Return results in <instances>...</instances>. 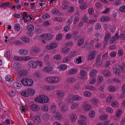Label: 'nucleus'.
<instances>
[{"instance_id":"59","label":"nucleus","mask_w":125,"mask_h":125,"mask_svg":"<svg viewBox=\"0 0 125 125\" xmlns=\"http://www.w3.org/2000/svg\"><path fill=\"white\" fill-rule=\"evenodd\" d=\"M109 91L111 92H113L115 90V88L112 86H110L108 88Z\"/></svg>"},{"instance_id":"14","label":"nucleus","mask_w":125,"mask_h":125,"mask_svg":"<svg viewBox=\"0 0 125 125\" xmlns=\"http://www.w3.org/2000/svg\"><path fill=\"white\" fill-rule=\"evenodd\" d=\"M56 94L58 97L60 99H62L64 95V93L62 91L58 90L57 91Z\"/></svg>"},{"instance_id":"10","label":"nucleus","mask_w":125,"mask_h":125,"mask_svg":"<svg viewBox=\"0 0 125 125\" xmlns=\"http://www.w3.org/2000/svg\"><path fill=\"white\" fill-rule=\"evenodd\" d=\"M80 117L83 118V119L79 120L78 121V123L80 125H85L86 124V122L85 120L86 119V117L85 116L81 115L80 116Z\"/></svg>"},{"instance_id":"38","label":"nucleus","mask_w":125,"mask_h":125,"mask_svg":"<svg viewBox=\"0 0 125 125\" xmlns=\"http://www.w3.org/2000/svg\"><path fill=\"white\" fill-rule=\"evenodd\" d=\"M21 94L22 96L25 97H28L29 95L27 90L22 91L21 92Z\"/></svg>"},{"instance_id":"26","label":"nucleus","mask_w":125,"mask_h":125,"mask_svg":"<svg viewBox=\"0 0 125 125\" xmlns=\"http://www.w3.org/2000/svg\"><path fill=\"white\" fill-rule=\"evenodd\" d=\"M84 46V47H86L87 49H89L92 48L93 45L91 43H88L87 42H86Z\"/></svg>"},{"instance_id":"12","label":"nucleus","mask_w":125,"mask_h":125,"mask_svg":"<svg viewBox=\"0 0 125 125\" xmlns=\"http://www.w3.org/2000/svg\"><path fill=\"white\" fill-rule=\"evenodd\" d=\"M79 3L80 4V7L82 9H84L86 8L87 5L84 3V0H79Z\"/></svg>"},{"instance_id":"6","label":"nucleus","mask_w":125,"mask_h":125,"mask_svg":"<svg viewBox=\"0 0 125 125\" xmlns=\"http://www.w3.org/2000/svg\"><path fill=\"white\" fill-rule=\"evenodd\" d=\"M58 44L55 42H52L49 44L47 45L46 48L49 50L53 49L58 46Z\"/></svg>"},{"instance_id":"29","label":"nucleus","mask_w":125,"mask_h":125,"mask_svg":"<svg viewBox=\"0 0 125 125\" xmlns=\"http://www.w3.org/2000/svg\"><path fill=\"white\" fill-rule=\"evenodd\" d=\"M34 118L35 122L38 124L40 123L41 121V120L40 117L38 115L35 116L34 117Z\"/></svg>"},{"instance_id":"50","label":"nucleus","mask_w":125,"mask_h":125,"mask_svg":"<svg viewBox=\"0 0 125 125\" xmlns=\"http://www.w3.org/2000/svg\"><path fill=\"white\" fill-rule=\"evenodd\" d=\"M109 19L106 17H102L100 19V20L102 22H105L108 21Z\"/></svg>"},{"instance_id":"5","label":"nucleus","mask_w":125,"mask_h":125,"mask_svg":"<svg viewBox=\"0 0 125 125\" xmlns=\"http://www.w3.org/2000/svg\"><path fill=\"white\" fill-rule=\"evenodd\" d=\"M119 38V34L118 33H117L110 39L109 43L110 44H112L116 41V39H118Z\"/></svg>"},{"instance_id":"48","label":"nucleus","mask_w":125,"mask_h":125,"mask_svg":"<svg viewBox=\"0 0 125 125\" xmlns=\"http://www.w3.org/2000/svg\"><path fill=\"white\" fill-rule=\"evenodd\" d=\"M52 68L49 67H46L44 68V70L46 71L47 73H49L52 70Z\"/></svg>"},{"instance_id":"28","label":"nucleus","mask_w":125,"mask_h":125,"mask_svg":"<svg viewBox=\"0 0 125 125\" xmlns=\"http://www.w3.org/2000/svg\"><path fill=\"white\" fill-rule=\"evenodd\" d=\"M113 72H115L116 74L117 75H120L121 73L120 69L119 68H117L116 69H114L113 70Z\"/></svg>"},{"instance_id":"40","label":"nucleus","mask_w":125,"mask_h":125,"mask_svg":"<svg viewBox=\"0 0 125 125\" xmlns=\"http://www.w3.org/2000/svg\"><path fill=\"white\" fill-rule=\"evenodd\" d=\"M67 66L65 64H60L58 68L60 70H65L67 68Z\"/></svg>"},{"instance_id":"43","label":"nucleus","mask_w":125,"mask_h":125,"mask_svg":"<svg viewBox=\"0 0 125 125\" xmlns=\"http://www.w3.org/2000/svg\"><path fill=\"white\" fill-rule=\"evenodd\" d=\"M27 90L29 95H33L35 94V91L33 89H30Z\"/></svg>"},{"instance_id":"44","label":"nucleus","mask_w":125,"mask_h":125,"mask_svg":"<svg viewBox=\"0 0 125 125\" xmlns=\"http://www.w3.org/2000/svg\"><path fill=\"white\" fill-rule=\"evenodd\" d=\"M103 77L102 76H99L97 79V82L98 84L100 83L103 81Z\"/></svg>"},{"instance_id":"20","label":"nucleus","mask_w":125,"mask_h":125,"mask_svg":"<svg viewBox=\"0 0 125 125\" xmlns=\"http://www.w3.org/2000/svg\"><path fill=\"white\" fill-rule=\"evenodd\" d=\"M102 73L105 76H109L111 75L110 72L108 70H105L103 71Z\"/></svg>"},{"instance_id":"47","label":"nucleus","mask_w":125,"mask_h":125,"mask_svg":"<svg viewBox=\"0 0 125 125\" xmlns=\"http://www.w3.org/2000/svg\"><path fill=\"white\" fill-rule=\"evenodd\" d=\"M85 87L86 89L91 90L94 91L96 90L95 88L93 86L90 85L87 86H85Z\"/></svg>"},{"instance_id":"7","label":"nucleus","mask_w":125,"mask_h":125,"mask_svg":"<svg viewBox=\"0 0 125 125\" xmlns=\"http://www.w3.org/2000/svg\"><path fill=\"white\" fill-rule=\"evenodd\" d=\"M101 57L100 54H98L96 57V64L97 66H100L102 64V61L100 60Z\"/></svg>"},{"instance_id":"32","label":"nucleus","mask_w":125,"mask_h":125,"mask_svg":"<svg viewBox=\"0 0 125 125\" xmlns=\"http://www.w3.org/2000/svg\"><path fill=\"white\" fill-rule=\"evenodd\" d=\"M24 58L25 57H23L19 56H14V59L17 61H21L22 60H24Z\"/></svg>"},{"instance_id":"2","label":"nucleus","mask_w":125,"mask_h":125,"mask_svg":"<svg viewBox=\"0 0 125 125\" xmlns=\"http://www.w3.org/2000/svg\"><path fill=\"white\" fill-rule=\"evenodd\" d=\"M21 82L23 85L25 86H31L32 85L33 83V80L29 78L22 79Z\"/></svg>"},{"instance_id":"55","label":"nucleus","mask_w":125,"mask_h":125,"mask_svg":"<svg viewBox=\"0 0 125 125\" xmlns=\"http://www.w3.org/2000/svg\"><path fill=\"white\" fill-rule=\"evenodd\" d=\"M42 109L44 111H48V108L47 105H44L42 106Z\"/></svg>"},{"instance_id":"27","label":"nucleus","mask_w":125,"mask_h":125,"mask_svg":"<svg viewBox=\"0 0 125 125\" xmlns=\"http://www.w3.org/2000/svg\"><path fill=\"white\" fill-rule=\"evenodd\" d=\"M118 67L121 69V70L123 73H125V64L123 63L121 65H119Z\"/></svg>"},{"instance_id":"35","label":"nucleus","mask_w":125,"mask_h":125,"mask_svg":"<svg viewBox=\"0 0 125 125\" xmlns=\"http://www.w3.org/2000/svg\"><path fill=\"white\" fill-rule=\"evenodd\" d=\"M5 79L6 81L9 82H12L13 80L11 76L9 75H7L5 77Z\"/></svg>"},{"instance_id":"30","label":"nucleus","mask_w":125,"mask_h":125,"mask_svg":"<svg viewBox=\"0 0 125 125\" xmlns=\"http://www.w3.org/2000/svg\"><path fill=\"white\" fill-rule=\"evenodd\" d=\"M27 29L29 31L32 32L34 30V28L33 25L29 24L28 25Z\"/></svg>"},{"instance_id":"19","label":"nucleus","mask_w":125,"mask_h":125,"mask_svg":"<svg viewBox=\"0 0 125 125\" xmlns=\"http://www.w3.org/2000/svg\"><path fill=\"white\" fill-rule=\"evenodd\" d=\"M21 39L23 42L26 43H29L30 41V39L26 36L22 37Z\"/></svg>"},{"instance_id":"53","label":"nucleus","mask_w":125,"mask_h":125,"mask_svg":"<svg viewBox=\"0 0 125 125\" xmlns=\"http://www.w3.org/2000/svg\"><path fill=\"white\" fill-rule=\"evenodd\" d=\"M66 102L67 103H72L73 102V98H68L67 99L65 100Z\"/></svg>"},{"instance_id":"22","label":"nucleus","mask_w":125,"mask_h":125,"mask_svg":"<svg viewBox=\"0 0 125 125\" xmlns=\"http://www.w3.org/2000/svg\"><path fill=\"white\" fill-rule=\"evenodd\" d=\"M77 118V116L74 114H71L70 116V120L73 122H74L76 121Z\"/></svg>"},{"instance_id":"36","label":"nucleus","mask_w":125,"mask_h":125,"mask_svg":"<svg viewBox=\"0 0 125 125\" xmlns=\"http://www.w3.org/2000/svg\"><path fill=\"white\" fill-rule=\"evenodd\" d=\"M10 3L9 2H6L5 3H1L0 4V6L3 8L7 7L10 5Z\"/></svg>"},{"instance_id":"13","label":"nucleus","mask_w":125,"mask_h":125,"mask_svg":"<svg viewBox=\"0 0 125 125\" xmlns=\"http://www.w3.org/2000/svg\"><path fill=\"white\" fill-rule=\"evenodd\" d=\"M31 110L35 112L38 111L40 109V107L36 104H33L30 106Z\"/></svg>"},{"instance_id":"37","label":"nucleus","mask_w":125,"mask_h":125,"mask_svg":"<svg viewBox=\"0 0 125 125\" xmlns=\"http://www.w3.org/2000/svg\"><path fill=\"white\" fill-rule=\"evenodd\" d=\"M84 42V40L83 38L79 39L77 42V45L79 46H82Z\"/></svg>"},{"instance_id":"61","label":"nucleus","mask_w":125,"mask_h":125,"mask_svg":"<svg viewBox=\"0 0 125 125\" xmlns=\"http://www.w3.org/2000/svg\"><path fill=\"white\" fill-rule=\"evenodd\" d=\"M54 58L56 60H59L61 59V57L60 55H56L54 56Z\"/></svg>"},{"instance_id":"31","label":"nucleus","mask_w":125,"mask_h":125,"mask_svg":"<svg viewBox=\"0 0 125 125\" xmlns=\"http://www.w3.org/2000/svg\"><path fill=\"white\" fill-rule=\"evenodd\" d=\"M19 53L23 55H26L27 54L28 52L25 49H21L19 50Z\"/></svg>"},{"instance_id":"62","label":"nucleus","mask_w":125,"mask_h":125,"mask_svg":"<svg viewBox=\"0 0 125 125\" xmlns=\"http://www.w3.org/2000/svg\"><path fill=\"white\" fill-rule=\"evenodd\" d=\"M50 17L49 15L47 13L44 14L42 16V17L44 19L50 18Z\"/></svg>"},{"instance_id":"23","label":"nucleus","mask_w":125,"mask_h":125,"mask_svg":"<svg viewBox=\"0 0 125 125\" xmlns=\"http://www.w3.org/2000/svg\"><path fill=\"white\" fill-rule=\"evenodd\" d=\"M111 37V34L109 33H107L105 35L104 41V42H107L108 41L110 38Z\"/></svg>"},{"instance_id":"9","label":"nucleus","mask_w":125,"mask_h":125,"mask_svg":"<svg viewBox=\"0 0 125 125\" xmlns=\"http://www.w3.org/2000/svg\"><path fill=\"white\" fill-rule=\"evenodd\" d=\"M41 51V50L40 48L33 47H31L30 50V52L31 54L33 55Z\"/></svg>"},{"instance_id":"16","label":"nucleus","mask_w":125,"mask_h":125,"mask_svg":"<svg viewBox=\"0 0 125 125\" xmlns=\"http://www.w3.org/2000/svg\"><path fill=\"white\" fill-rule=\"evenodd\" d=\"M29 65L32 68H34L37 66V63L33 60L30 61L29 62Z\"/></svg>"},{"instance_id":"25","label":"nucleus","mask_w":125,"mask_h":125,"mask_svg":"<svg viewBox=\"0 0 125 125\" xmlns=\"http://www.w3.org/2000/svg\"><path fill=\"white\" fill-rule=\"evenodd\" d=\"M50 118V115L47 114L43 115L42 117V119L44 121H46L48 120Z\"/></svg>"},{"instance_id":"42","label":"nucleus","mask_w":125,"mask_h":125,"mask_svg":"<svg viewBox=\"0 0 125 125\" xmlns=\"http://www.w3.org/2000/svg\"><path fill=\"white\" fill-rule=\"evenodd\" d=\"M76 80V79L73 78H67L66 79V81L69 83H72Z\"/></svg>"},{"instance_id":"33","label":"nucleus","mask_w":125,"mask_h":125,"mask_svg":"<svg viewBox=\"0 0 125 125\" xmlns=\"http://www.w3.org/2000/svg\"><path fill=\"white\" fill-rule=\"evenodd\" d=\"M56 106L55 105H53L51 106L50 110V111L54 114L56 111Z\"/></svg>"},{"instance_id":"51","label":"nucleus","mask_w":125,"mask_h":125,"mask_svg":"<svg viewBox=\"0 0 125 125\" xmlns=\"http://www.w3.org/2000/svg\"><path fill=\"white\" fill-rule=\"evenodd\" d=\"M96 80V79L95 78H93L91 79L89 82V83L91 84H93L94 83Z\"/></svg>"},{"instance_id":"15","label":"nucleus","mask_w":125,"mask_h":125,"mask_svg":"<svg viewBox=\"0 0 125 125\" xmlns=\"http://www.w3.org/2000/svg\"><path fill=\"white\" fill-rule=\"evenodd\" d=\"M69 7L67 1L64 0L63 1L62 6V8L64 10L68 9Z\"/></svg>"},{"instance_id":"1","label":"nucleus","mask_w":125,"mask_h":125,"mask_svg":"<svg viewBox=\"0 0 125 125\" xmlns=\"http://www.w3.org/2000/svg\"><path fill=\"white\" fill-rule=\"evenodd\" d=\"M49 100L48 97L45 95H41L35 99L36 102L41 103H47L49 101Z\"/></svg>"},{"instance_id":"58","label":"nucleus","mask_w":125,"mask_h":125,"mask_svg":"<svg viewBox=\"0 0 125 125\" xmlns=\"http://www.w3.org/2000/svg\"><path fill=\"white\" fill-rule=\"evenodd\" d=\"M89 116L91 117H93L95 115V112L94 111H91L89 112Z\"/></svg>"},{"instance_id":"54","label":"nucleus","mask_w":125,"mask_h":125,"mask_svg":"<svg viewBox=\"0 0 125 125\" xmlns=\"http://www.w3.org/2000/svg\"><path fill=\"white\" fill-rule=\"evenodd\" d=\"M22 16L23 17L22 18L24 19H25V18L26 17V19H27L28 16V15H29V14H27L26 13V12H22Z\"/></svg>"},{"instance_id":"64","label":"nucleus","mask_w":125,"mask_h":125,"mask_svg":"<svg viewBox=\"0 0 125 125\" xmlns=\"http://www.w3.org/2000/svg\"><path fill=\"white\" fill-rule=\"evenodd\" d=\"M120 10L122 12H125V6H122L119 8Z\"/></svg>"},{"instance_id":"41","label":"nucleus","mask_w":125,"mask_h":125,"mask_svg":"<svg viewBox=\"0 0 125 125\" xmlns=\"http://www.w3.org/2000/svg\"><path fill=\"white\" fill-rule=\"evenodd\" d=\"M18 74L21 75H24L27 74V73L26 71L22 70L19 71Z\"/></svg>"},{"instance_id":"8","label":"nucleus","mask_w":125,"mask_h":125,"mask_svg":"<svg viewBox=\"0 0 125 125\" xmlns=\"http://www.w3.org/2000/svg\"><path fill=\"white\" fill-rule=\"evenodd\" d=\"M96 53V52L95 51L90 52H89V54L88 56V60H91L94 59L95 57Z\"/></svg>"},{"instance_id":"39","label":"nucleus","mask_w":125,"mask_h":125,"mask_svg":"<svg viewBox=\"0 0 125 125\" xmlns=\"http://www.w3.org/2000/svg\"><path fill=\"white\" fill-rule=\"evenodd\" d=\"M73 101L74 100H81L82 99V97L78 95H74L72 97Z\"/></svg>"},{"instance_id":"18","label":"nucleus","mask_w":125,"mask_h":125,"mask_svg":"<svg viewBox=\"0 0 125 125\" xmlns=\"http://www.w3.org/2000/svg\"><path fill=\"white\" fill-rule=\"evenodd\" d=\"M78 32L77 31H75L72 34V36L74 38L75 40H77L79 39L80 37V35H78Z\"/></svg>"},{"instance_id":"3","label":"nucleus","mask_w":125,"mask_h":125,"mask_svg":"<svg viewBox=\"0 0 125 125\" xmlns=\"http://www.w3.org/2000/svg\"><path fill=\"white\" fill-rule=\"evenodd\" d=\"M59 79L57 76L50 77L46 78V80L49 83H56L59 81Z\"/></svg>"},{"instance_id":"52","label":"nucleus","mask_w":125,"mask_h":125,"mask_svg":"<svg viewBox=\"0 0 125 125\" xmlns=\"http://www.w3.org/2000/svg\"><path fill=\"white\" fill-rule=\"evenodd\" d=\"M62 52L63 53H67L70 50L68 48L66 47L63 48L62 49Z\"/></svg>"},{"instance_id":"49","label":"nucleus","mask_w":125,"mask_h":125,"mask_svg":"<svg viewBox=\"0 0 125 125\" xmlns=\"http://www.w3.org/2000/svg\"><path fill=\"white\" fill-rule=\"evenodd\" d=\"M77 52L75 51L71 52L69 54V56L70 57H75L77 55Z\"/></svg>"},{"instance_id":"56","label":"nucleus","mask_w":125,"mask_h":125,"mask_svg":"<svg viewBox=\"0 0 125 125\" xmlns=\"http://www.w3.org/2000/svg\"><path fill=\"white\" fill-rule=\"evenodd\" d=\"M122 113V111L121 110H118L117 111L116 115L118 117H120Z\"/></svg>"},{"instance_id":"4","label":"nucleus","mask_w":125,"mask_h":125,"mask_svg":"<svg viewBox=\"0 0 125 125\" xmlns=\"http://www.w3.org/2000/svg\"><path fill=\"white\" fill-rule=\"evenodd\" d=\"M53 37L52 35L50 34H43L42 36V42L45 43L46 41L52 39Z\"/></svg>"},{"instance_id":"63","label":"nucleus","mask_w":125,"mask_h":125,"mask_svg":"<svg viewBox=\"0 0 125 125\" xmlns=\"http://www.w3.org/2000/svg\"><path fill=\"white\" fill-rule=\"evenodd\" d=\"M91 93L89 92L86 91L85 92L84 94V96L86 97L90 96L91 95Z\"/></svg>"},{"instance_id":"34","label":"nucleus","mask_w":125,"mask_h":125,"mask_svg":"<svg viewBox=\"0 0 125 125\" xmlns=\"http://www.w3.org/2000/svg\"><path fill=\"white\" fill-rule=\"evenodd\" d=\"M77 70L76 69H72L69 72V73L70 74H75L77 72Z\"/></svg>"},{"instance_id":"60","label":"nucleus","mask_w":125,"mask_h":125,"mask_svg":"<svg viewBox=\"0 0 125 125\" xmlns=\"http://www.w3.org/2000/svg\"><path fill=\"white\" fill-rule=\"evenodd\" d=\"M108 116V115H103L100 116V119L102 120H105L106 119Z\"/></svg>"},{"instance_id":"45","label":"nucleus","mask_w":125,"mask_h":125,"mask_svg":"<svg viewBox=\"0 0 125 125\" xmlns=\"http://www.w3.org/2000/svg\"><path fill=\"white\" fill-rule=\"evenodd\" d=\"M68 109V107L64 105L61 108V111L62 112L64 113L67 111Z\"/></svg>"},{"instance_id":"57","label":"nucleus","mask_w":125,"mask_h":125,"mask_svg":"<svg viewBox=\"0 0 125 125\" xmlns=\"http://www.w3.org/2000/svg\"><path fill=\"white\" fill-rule=\"evenodd\" d=\"M20 26L19 24H15L14 25L15 29L16 31H19L20 30Z\"/></svg>"},{"instance_id":"46","label":"nucleus","mask_w":125,"mask_h":125,"mask_svg":"<svg viewBox=\"0 0 125 125\" xmlns=\"http://www.w3.org/2000/svg\"><path fill=\"white\" fill-rule=\"evenodd\" d=\"M87 74V72L86 71L82 70L80 72V74L81 76L83 77L86 76Z\"/></svg>"},{"instance_id":"24","label":"nucleus","mask_w":125,"mask_h":125,"mask_svg":"<svg viewBox=\"0 0 125 125\" xmlns=\"http://www.w3.org/2000/svg\"><path fill=\"white\" fill-rule=\"evenodd\" d=\"M13 85L15 88L19 89L21 87V83L18 82L14 83Z\"/></svg>"},{"instance_id":"21","label":"nucleus","mask_w":125,"mask_h":125,"mask_svg":"<svg viewBox=\"0 0 125 125\" xmlns=\"http://www.w3.org/2000/svg\"><path fill=\"white\" fill-rule=\"evenodd\" d=\"M97 72L96 70H91L90 73V75L91 77H92L95 76L97 73Z\"/></svg>"},{"instance_id":"17","label":"nucleus","mask_w":125,"mask_h":125,"mask_svg":"<svg viewBox=\"0 0 125 125\" xmlns=\"http://www.w3.org/2000/svg\"><path fill=\"white\" fill-rule=\"evenodd\" d=\"M54 114V116L55 119H57L59 120H60L61 119V115L59 112H56Z\"/></svg>"},{"instance_id":"11","label":"nucleus","mask_w":125,"mask_h":125,"mask_svg":"<svg viewBox=\"0 0 125 125\" xmlns=\"http://www.w3.org/2000/svg\"><path fill=\"white\" fill-rule=\"evenodd\" d=\"M87 102H84L83 104V107H84V110L88 111L90 110L91 109V106L89 104H88Z\"/></svg>"}]
</instances>
